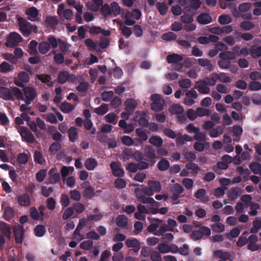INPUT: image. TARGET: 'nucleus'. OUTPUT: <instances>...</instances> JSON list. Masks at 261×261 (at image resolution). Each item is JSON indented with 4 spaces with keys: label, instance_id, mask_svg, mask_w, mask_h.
<instances>
[{
    "label": "nucleus",
    "instance_id": "nucleus-1",
    "mask_svg": "<svg viewBox=\"0 0 261 261\" xmlns=\"http://www.w3.org/2000/svg\"><path fill=\"white\" fill-rule=\"evenodd\" d=\"M21 97V90L16 87L10 88L0 86V98L5 100H14Z\"/></svg>",
    "mask_w": 261,
    "mask_h": 261
},
{
    "label": "nucleus",
    "instance_id": "nucleus-2",
    "mask_svg": "<svg viewBox=\"0 0 261 261\" xmlns=\"http://www.w3.org/2000/svg\"><path fill=\"white\" fill-rule=\"evenodd\" d=\"M100 11L105 17L111 15L117 17L123 11V10L120 7L118 3L112 2L110 5L106 3L105 4L101 7Z\"/></svg>",
    "mask_w": 261,
    "mask_h": 261
},
{
    "label": "nucleus",
    "instance_id": "nucleus-3",
    "mask_svg": "<svg viewBox=\"0 0 261 261\" xmlns=\"http://www.w3.org/2000/svg\"><path fill=\"white\" fill-rule=\"evenodd\" d=\"M38 93L36 89L33 87L25 86L21 90V97L17 98L25 102V104L29 105L37 96Z\"/></svg>",
    "mask_w": 261,
    "mask_h": 261
},
{
    "label": "nucleus",
    "instance_id": "nucleus-4",
    "mask_svg": "<svg viewBox=\"0 0 261 261\" xmlns=\"http://www.w3.org/2000/svg\"><path fill=\"white\" fill-rule=\"evenodd\" d=\"M18 25L22 35L25 37L29 36L32 32L36 33L38 28L36 25H33L23 18L18 19Z\"/></svg>",
    "mask_w": 261,
    "mask_h": 261
},
{
    "label": "nucleus",
    "instance_id": "nucleus-5",
    "mask_svg": "<svg viewBox=\"0 0 261 261\" xmlns=\"http://www.w3.org/2000/svg\"><path fill=\"white\" fill-rule=\"evenodd\" d=\"M17 131L20 134L22 139L29 143H33L35 141V138L32 133L29 129L25 126H18Z\"/></svg>",
    "mask_w": 261,
    "mask_h": 261
},
{
    "label": "nucleus",
    "instance_id": "nucleus-6",
    "mask_svg": "<svg viewBox=\"0 0 261 261\" xmlns=\"http://www.w3.org/2000/svg\"><path fill=\"white\" fill-rule=\"evenodd\" d=\"M22 41V38L18 33L12 32L9 34L5 45L8 47H14Z\"/></svg>",
    "mask_w": 261,
    "mask_h": 261
},
{
    "label": "nucleus",
    "instance_id": "nucleus-7",
    "mask_svg": "<svg viewBox=\"0 0 261 261\" xmlns=\"http://www.w3.org/2000/svg\"><path fill=\"white\" fill-rule=\"evenodd\" d=\"M171 191L172 195L170 198L173 201V204H178L179 201L177 200L180 197V194L184 191L183 187L180 184L176 183L173 185Z\"/></svg>",
    "mask_w": 261,
    "mask_h": 261
},
{
    "label": "nucleus",
    "instance_id": "nucleus-8",
    "mask_svg": "<svg viewBox=\"0 0 261 261\" xmlns=\"http://www.w3.org/2000/svg\"><path fill=\"white\" fill-rule=\"evenodd\" d=\"M13 232L16 243H22L24 236L23 227L19 224L14 225L13 226Z\"/></svg>",
    "mask_w": 261,
    "mask_h": 261
},
{
    "label": "nucleus",
    "instance_id": "nucleus-9",
    "mask_svg": "<svg viewBox=\"0 0 261 261\" xmlns=\"http://www.w3.org/2000/svg\"><path fill=\"white\" fill-rule=\"evenodd\" d=\"M86 225V220L85 218H82L80 220L79 223L73 232V235L75 236L74 239L78 241L84 239L83 236L81 233V231Z\"/></svg>",
    "mask_w": 261,
    "mask_h": 261
},
{
    "label": "nucleus",
    "instance_id": "nucleus-10",
    "mask_svg": "<svg viewBox=\"0 0 261 261\" xmlns=\"http://www.w3.org/2000/svg\"><path fill=\"white\" fill-rule=\"evenodd\" d=\"M201 3L200 0H189V6L185 7L183 9L184 13H191L200 8Z\"/></svg>",
    "mask_w": 261,
    "mask_h": 261
},
{
    "label": "nucleus",
    "instance_id": "nucleus-11",
    "mask_svg": "<svg viewBox=\"0 0 261 261\" xmlns=\"http://www.w3.org/2000/svg\"><path fill=\"white\" fill-rule=\"evenodd\" d=\"M194 88L201 94H208L210 92V88L206 85V83L204 80L196 82Z\"/></svg>",
    "mask_w": 261,
    "mask_h": 261
},
{
    "label": "nucleus",
    "instance_id": "nucleus-12",
    "mask_svg": "<svg viewBox=\"0 0 261 261\" xmlns=\"http://www.w3.org/2000/svg\"><path fill=\"white\" fill-rule=\"evenodd\" d=\"M89 185L90 183L88 181L83 183V187H86L83 195L86 198L91 199L95 195L96 193L94 192V189Z\"/></svg>",
    "mask_w": 261,
    "mask_h": 261
},
{
    "label": "nucleus",
    "instance_id": "nucleus-13",
    "mask_svg": "<svg viewBox=\"0 0 261 261\" xmlns=\"http://www.w3.org/2000/svg\"><path fill=\"white\" fill-rule=\"evenodd\" d=\"M125 245L128 248H134L136 253H138L140 248L141 243L136 238L128 239L125 241Z\"/></svg>",
    "mask_w": 261,
    "mask_h": 261
},
{
    "label": "nucleus",
    "instance_id": "nucleus-14",
    "mask_svg": "<svg viewBox=\"0 0 261 261\" xmlns=\"http://www.w3.org/2000/svg\"><path fill=\"white\" fill-rule=\"evenodd\" d=\"M242 193V190L239 187L232 188L227 192V196L230 200H234Z\"/></svg>",
    "mask_w": 261,
    "mask_h": 261
},
{
    "label": "nucleus",
    "instance_id": "nucleus-15",
    "mask_svg": "<svg viewBox=\"0 0 261 261\" xmlns=\"http://www.w3.org/2000/svg\"><path fill=\"white\" fill-rule=\"evenodd\" d=\"M194 197L199 199L202 202L206 203L210 200L209 197L206 195V190L204 189L198 190L194 194Z\"/></svg>",
    "mask_w": 261,
    "mask_h": 261
},
{
    "label": "nucleus",
    "instance_id": "nucleus-16",
    "mask_svg": "<svg viewBox=\"0 0 261 261\" xmlns=\"http://www.w3.org/2000/svg\"><path fill=\"white\" fill-rule=\"evenodd\" d=\"M214 254L217 258H220L221 260L232 261L231 255L228 252H223L222 250H217L214 252Z\"/></svg>",
    "mask_w": 261,
    "mask_h": 261
},
{
    "label": "nucleus",
    "instance_id": "nucleus-17",
    "mask_svg": "<svg viewBox=\"0 0 261 261\" xmlns=\"http://www.w3.org/2000/svg\"><path fill=\"white\" fill-rule=\"evenodd\" d=\"M212 17L205 13H201L197 17V22L201 24H207L211 22Z\"/></svg>",
    "mask_w": 261,
    "mask_h": 261
},
{
    "label": "nucleus",
    "instance_id": "nucleus-18",
    "mask_svg": "<svg viewBox=\"0 0 261 261\" xmlns=\"http://www.w3.org/2000/svg\"><path fill=\"white\" fill-rule=\"evenodd\" d=\"M0 230L7 238L8 239L11 238V230L9 224L4 222L0 221Z\"/></svg>",
    "mask_w": 261,
    "mask_h": 261
},
{
    "label": "nucleus",
    "instance_id": "nucleus-19",
    "mask_svg": "<svg viewBox=\"0 0 261 261\" xmlns=\"http://www.w3.org/2000/svg\"><path fill=\"white\" fill-rule=\"evenodd\" d=\"M59 23V20L57 16H47L44 21V24L46 27L55 28Z\"/></svg>",
    "mask_w": 261,
    "mask_h": 261
},
{
    "label": "nucleus",
    "instance_id": "nucleus-20",
    "mask_svg": "<svg viewBox=\"0 0 261 261\" xmlns=\"http://www.w3.org/2000/svg\"><path fill=\"white\" fill-rule=\"evenodd\" d=\"M18 203L21 206H27L31 205V200L29 195L24 193L18 197Z\"/></svg>",
    "mask_w": 261,
    "mask_h": 261
},
{
    "label": "nucleus",
    "instance_id": "nucleus-21",
    "mask_svg": "<svg viewBox=\"0 0 261 261\" xmlns=\"http://www.w3.org/2000/svg\"><path fill=\"white\" fill-rule=\"evenodd\" d=\"M25 14L29 16V20L34 21L38 15V11L36 7H31L26 10Z\"/></svg>",
    "mask_w": 261,
    "mask_h": 261
},
{
    "label": "nucleus",
    "instance_id": "nucleus-22",
    "mask_svg": "<svg viewBox=\"0 0 261 261\" xmlns=\"http://www.w3.org/2000/svg\"><path fill=\"white\" fill-rule=\"evenodd\" d=\"M37 77L48 87H52L54 85V82L51 81L50 75L45 74H37Z\"/></svg>",
    "mask_w": 261,
    "mask_h": 261
},
{
    "label": "nucleus",
    "instance_id": "nucleus-23",
    "mask_svg": "<svg viewBox=\"0 0 261 261\" xmlns=\"http://www.w3.org/2000/svg\"><path fill=\"white\" fill-rule=\"evenodd\" d=\"M183 57L177 54H172L167 57V60L168 63H177L183 60Z\"/></svg>",
    "mask_w": 261,
    "mask_h": 261
},
{
    "label": "nucleus",
    "instance_id": "nucleus-24",
    "mask_svg": "<svg viewBox=\"0 0 261 261\" xmlns=\"http://www.w3.org/2000/svg\"><path fill=\"white\" fill-rule=\"evenodd\" d=\"M198 64L203 67H205L207 70L211 71L214 69L213 65L210 60L207 59L200 58L198 59Z\"/></svg>",
    "mask_w": 261,
    "mask_h": 261
},
{
    "label": "nucleus",
    "instance_id": "nucleus-25",
    "mask_svg": "<svg viewBox=\"0 0 261 261\" xmlns=\"http://www.w3.org/2000/svg\"><path fill=\"white\" fill-rule=\"evenodd\" d=\"M144 155L151 160L156 158L155 151L151 146H146L144 149Z\"/></svg>",
    "mask_w": 261,
    "mask_h": 261
},
{
    "label": "nucleus",
    "instance_id": "nucleus-26",
    "mask_svg": "<svg viewBox=\"0 0 261 261\" xmlns=\"http://www.w3.org/2000/svg\"><path fill=\"white\" fill-rule=\"evenodd\" d=\"M219 57L221 59H225L229 61L235 59L236 58V55L232 51L225 50L219 54Z\"/></svg>",
    "mask_w": 261,
    "mask_h": 261
},
{
    "label": "nucleus",
    "instance_id": "nucleus-27",
    "mask_svg": "<svg viewBox=\"0 0 261 261\" xmlns=\"http://www.w3.org/2000/svg\"><path fill=\"white\" fill-rule=\"evenodd\" d=\"M126 106L125 110L127 112L133 111L137 106V103L135 100L128 98L124 102Z\"/></svg>",
    "mask_w": 261,
    "mask_h": 261
},
{
    "label": "nucleus",
    "instance_id": "nucleus-28",
    "mask_svg": "<svg viewBox=\"0 0 261 261\" xmlns=\"http://www.w3.org/2000/svg\"><path fill=\"white\" fill-rule=\"evenodd\" d=\"M85 166L88 170H93L97 166V162L95 159L90 158L86 160Z\"/></svg>",
    "mask_w": 261,
    "mask_h": 261
},
{
    "label": "nucleus",
    "instance_id": "nucleus-29",
    "mask_svg": "<svg viewBox=\"0 0 261 261\" xmlns=\"http://www.w3.org/2000/svg\"><path fill=\"white\" fill-rule=\"evenodd\" d=\"M194 13L193 12L191 13H184V14L180 17L181 22L184 23H191L194 20Z\"/></svg>",
    "mask_w": 261,
    "mask_h": 261
},
{
    "label": "nucleus",
    "instance_id": "nucleus-30",
    "mask_svg": "<svg viewBox=\"0 0 261 261\" xmlns=\"http://www.w3.org/2000/svg\"><path fill=\"white\" fill-rule=\"evenodd\" d=\"M170 167V163L166 159H162L158 163V168L159 170L166 171Z\"/></svg>",
    "mask_w": 261,
    "mask_h": 261
},
{
    "label": "nucleus",
    "instance_id": "nucleus-31",
    "mask_svg": "<svg viewBox=\"0 0 261 261\" xmlns=\"http://www.w3.org/2000/svg\"><path fill=\"white\" fill-rule=\"evenodd\" d=\"M149 142L156 147H161L163 145L162 139L158 136H151L149 139Z\"/></svg>",
    "mask_w": 261,
    "mask_h": 261
},
{
    "label": "nucleus",
    "instance_id": "nucleus-32",
    "mask_svg": "<svg viewBox=\"0 0 261 261\" xmlns=\"http://www.w3.org/2000/svg\"><path fill=\"white\" fill-rule=\"evenodd\" d=\"M35 235L37 237H42L44 236L46 232V228L43 225H37L34 230Z\"/></svg>",
    "mask_w": 261,
    "mask_h": 261
},
{
    "label": "nucleus",
    "instance_id": "nucleus-33",
    "mask_svg": "<svg viewBox=\"0 0 261 261\" xmlns=\"http://www.w3.org/2000/svg\"><path fill=\"white\" fill-rule=\"evenodd\" d=\"M60 109L64 113H69L73 110L74 106L67 102H63L61 104Z\"/></svg>",
    "mask_w": 261,
    "mask_h": 261
},
{
    "label": "nucleus",
    "instance_id": "nucleus-34",
    "mask_svg": "<svg viewBox=\"0 0 261 261\" xmlns=\"http://www.w3.org/2000/svg\"><path fill=\"white\" fill-rule=\"evenodd\" d=\"M149 187L155 192H160L161 190V184L157 180H150L148 182Z\"/></svg>",
    "mask_w": 261,
    "mask_h": 261
},
{
    "label": "nucleus",
    "instance_id": "nucleus-35",
    "mask_svg": "<svg viewBox=\"0 0 261 261\" xmlns=\"http://www.w3.org/2000/svg\"><path fill=\"white\" fill-rule=\"evenodd\" d=\"M50 44L47 41H43L39 43L38 50L41 54H45L50 49Z\"/></svg>",
    "mask_w": 261,
    "mask_h": 261
},
{
    "label": "nucleus",
    "instance_id": "nucleus-36",
    "mask_svg": "<svg viewBox=\"0 0 261 261\" xmlns=\"http://www.w3.org/2000/svg\"><path fill=\"white\" fill-rule=\"evenodd\" d=\"M34 161L38 164L42 165L45 162V160L42 153L38 150H35L34 153Z\"/></svg>",
    "mask_w": 261,
    "mask_h": 261
},
{
    "label": "nucleus",
    "instance_id": "nucleus-37",
    "mask_svg": "<svg viewBox=\"0 0 261 261\" xmlns=\"http://www.w3.org/2000/svg\"><path fill=\"white\" fill-rule=\"evenodd\" d=\"M261 228V219L258 217L256 218L253 222V227L250 229V232L256 233Z\"/></svg>",
    "mask_w": 261,
    "mask_h": 261
},
{
    "label": "nucleus",
    "instance_id": "nucleus-38",
    "mask_svg": "<svg viewBox=\"0 0 261 261\" xmlns=\"http://www.w3.org/2000/svg\"><path fill=\"white\" fill-rule=\"evenodd\" d=\"M69 78V73L67 71H63L59 73L58 76V82L60 84L65 83Z\"/></svg>",
    "mask_w": 261,
    "mask_h": 261
},
{
    "label": "nucleus",
    "instance_id": "nucleus-39",
    "mask_svg": "<svg viewBox=\"0 0 261 261\" xmlns=\"http://www.w3.org/2000/svg\"><path fill=\"white\" fill-rule=\"evenodd\" d=\"M68 132L69 140L72 142H74L77 136L76 128L73 126L70 127Z\"/></svg>",
    "mask_w": 261,
    "mask_h": 261
},
{
    "label": "nucleus",
    "instance_id": "nucleus-40",
    "mask_svg": "<svg viewBox=\"0 0 261 261\" xmlns=\"http://www.w3.org/2000/svg\"><path fill=\"white\" fill-rule=\"evenodd\" d=\"M14 211L12 207L8 206L5 209L4 217L6 220L9 221L14 217Z\"/></svg>",
    "mask_w": 261,
    "mask_h": 261
},
{
    "label": "nucleus",
    "instance_id": "nucleus-41",
    "mask_svg": "<svg viewBox=\"0 0 261 261\" xmlns=\"http://www.w3.org/2000/svg\"><path fill=\"white\" fill-rule=\"evenodd\" d=\"M250 55L253 58L261 57V46H253L250 48Z\"/></svg>",
    "mask_w": 261,
    "mask_h": 261
},
{
    "label": "nucleus",
    "instance_id": "nucleus-42",
    "mask_svg": "<svg viewBox=\"0 0 261 261\" xmlns=\"http://www.w3.org/2000/svg\"><path fill=\"white\" fill-rule=\"evenodd\" d=\"M116 224L120 227H124L127 226V218L124 215H119L116 218Z\"/></svg>",
    "mask_w": 261,
    "mask_h": 261
},
{
    "label": "nucleus",
    "instance_id": "nucleus-43",
    "mask_svg": "<svg viewBox=\"0 0 261 261\" xmlns=\"http://www.w3.org/2000/svg\"><path fill=\"white\" fill-rule=\"evenodd\" d=\"M254 24L249 21H243L240 24V28L244 31H249L254 28Z\"/></svg>",
    "mask_w": 261,
    "mask_h": 261
},
{
    "label": "nucleus",
    "instance_id": "nucleus-44",
    "mask_svg": "<svg viewBox=\"0 0 261 261\" xmlns=\"http://www.w3.org/2000/svg\"><path fill=\"white\" fill-rule=\"evenodd\" d=\"M38 43L36 41L33 40H32L29 44V53L32 55H36L37 53V46Z\"/></svg>",
    "mask_w": 261,
    "mask_h": 261
},
{
    "label": "nucleus",
    "instance_id": "nucleus-45",
    "mask_svg": "<svg viewBox=\"0 0 261 261\" xmlns=\"http://www.w3.org/2000/svg\"><path fill=\"white\" fill-rule=\"evenodd\" d=\"M108 110V106L105 103H102L100 107L95 109L94 112L98 115H103L107 113Z\"/></svg>",
    "mask_w": 261,
    "mask_h": 261
},
{
    "label": "nucleus",
    "instance_id": "nucleus-46",
    "mask_svg": "<svg viewBox=\"0 0 261 261\" xmlns=\"http://www.w3.org/2000/svg\"><path fill=\"white\" fill-rule=\"evenodd\" d=\"M184 108L179 105L176 104L173 105L170 109V112L172 114L179 115L184 113Z\"/></svg>",
    "mask_w": 261,
    "mask_h": 261
},
{
    "label": "nucleus",
    "instance_id": "nucleus-47",
    "mask_svg": "<svg viewBox=\"0 0 261 261\" xmlns=\"http://www.w3.org/2000/svg\"><path fill=\"white\" fill-rule=\"evenodd\" d=\"M156 6L161 15H164L166 13L168 10V7L164 2H158Z\"/></svg>",
    "mask_w": 261,
    "mask_h": 261
},
{
    "label": "nucleus",
    "instance_id": "nucleus-48",
    "mask_svg": "<svg viewBox=\"0 0 261 261\" xmlns=\"http://www.w3.org/2000/svg\"><path fill=\"white\" fill-rule=\"evenodd\" d=\"M236 35L238 37H241L245 41H250L253 38V35L249 33H242L240 32H236Z\"/></svg>",
    "mask_w": 261,
    "mask_h": 261
},
{
    "label": "nucleus",
    "instance_id": "nucleus-49",
    "mask_svg": "<svg viewBox=\"0 0 261 261\" xmlns=\"http://www.w3.org/2000/svg\"><path fill=\"white\" fill-rule=\"evenodd\" d=\"M186 167L187 170H191L194 174H197L200 170L199 167L195 163L191 162L186 164Z\"/></svg>",
    "mask_w": 261,
    "mask_h": 261
},
{
    "label": "nucleus",
    "instance_id": "nucleus-50",
    "mask_svg": "<svg viewBox=\"0 0 261 261\" xmlns=\"http://www.w3.org/2000/svg\"><path fill=\"white\" fill-rule=\"evenodd\" d=\"M249 168L254 174H257L261 170V164L258 162H253L250 164Z\"/></svg>",
    "mask_w": 261,
    "mask_h": 261
},
{
    "label": "nucleus",
    "instance_id": "nucleus-51",
    "mask_svg": "<svg viewBox=\"0 0 261 261\" xmlns=\"http://www.w3.org/2000/svg\"><path fill=\"white\" fill-rule=\"evenodd\" d=\"M211 227L213 231L218 233L222 232L225 230L224 225L220 222L212 224Z\"/></svg>",
    "mask_w": 261,
    "mask_h": 261
},
{
    "label": "nucleus",
    "instance_id": "nucleus-52",
    "mask_svg": "<svg viewBox=\"0 0 261 261\" xmlns=\"http://www.w3.org/2000/svg\"><path fill=\"white\" fill-rule=\"evenodd\" d=\"M173 228H170L167 224H164L162 225L159 229L154 233L155 235L160 236L165 233L167 231H172Z\"/></svg>",
    "mask_w": 261,
    "mask_h": 261
},
{
    "label": "nucleus",
    "instance_id": "nucleus-53",
    "mask_svg": "<svg viewBox=\"0 0 261 261\" xmlns=\"http://www.w3.org/2000/svg\"><path fill=\"white\" fill-rule=\"evenodd\" d=\"M30 214L31 218L34 220H41L37 208L34 207H31L30 209Z\"/></svg>",
    "mask_w": 261,
    "mask_h": 261
},
{
    "label": "nucleus",
    "instance_id": "nucleus-54",
    "mask_svg": "<svg viewBox=\"0 0 261 261\" xmlns=\"http://www.w3.org/2000/svg\"><path fill=\"white\" fill-rule=\"evenodd\" d=\"M88 89V83L86 82H82L76 87V90L79 92H82L85 95Z\"/></svg>",
    "mask_w": 261,
    "mask_h": 261
},
{
    "label": "nucleus",
    "instance_id": "nucleus-55",
    "mask_svg": "<svg viewBox=\"0 0 261 261\" xmlns=\"http://www.w3.org/2000/svg\"><path fill=\"white\" fill-rule=\"evenodd\" d=\"M151 109L155 112H159L164 109L163 103L160 102H152L150 105Z\"/></svg>",
    "mask_w": 261,
    "mask_h": 261
},
{
    "label": "nucleus",
    "instance_id": "nucleus-56",
    "mask_svg": "<svg viewBox=\"0 0 261 261\" xmlns=\"http://www.w3.org/2000/svg\"><path fill=\"white\" fill-rule=\"evenodd\" d=\"M218 21L221 24H227L231 22V18L228 15H222L219 17Z\"/></svg>",
    "mask_w": 261,
    "mask_h": 261
},
{
    "label": "nucleus",
    "instance_id": "nucleus-57",
    "mask_svg": "<svg viewBox=\"0 0 261 261\" xmlns=\"http://www.w3.org/2000/svg\"><path fill=\"white\" fill-rule=\"evenodd\" d=\"M114 92L112 91H104L101 93V98L104 101H109L113 97Z\"/></svg>",
    "mask_w": 261,
    "mask_h": 261
},
{
    "label": "nucleus",
    "instance_id": "nucleus-58",
    "mask_svg": "<svg viewBox=\"0 0 261 261\" xmlns=\"http://www.w3.org/2000/svg\"><path fill=\"white\" fill-rule=\"evenodd\" d=\"M248 88L252 91H258L261 89V83L256 81L251 82L249 84Z\"/></svg>",
    "mask_w": 261,
    "mask_h": 261
},
{
    "label": "nucleus",
    "instance_id": "nucleus-59",
    "mask_svg": "<svg viewBox=\"0 0 261 261\" xmlns=\"http://www.w3.org/2000/svg\"><path fill=\"white\" fill-rule=\"evenodd\" d=\"M136 133L142 141H145L147 140L148 137L145 132L142 128H137Z\"/></svg>",
    "mask_w": 261,
    "mask_h": 261
},
{
    "label": "nucleus",
    "instance_id": "nucleus-60",
    "mask_svg": "<svg viewBox=\"0 0 261 261\" xmlns=\"http://www.w3.org/2000/svg\"><path fill=\"white\" fill-rule=\"evenodd\" d=\"M93 242L92 240L85 241L81 243L80 247L84 250H89L93 246Z\"/></svg>",
    "mask_w": 261,
    "mask_h": 261
},
{
    "label": "nucleus",
    "instance_id": "nucleus-61",
    "mask_svg": "<svg viewBox=\"0 0 261 261\" xmlns=\"http://www.w3.org/2000/svg\"><path fill=\"white\" fill-rule=\"evenodd\" d=\"M150 258L152 261H162L160 252L153 250L149 253Z\"/></svg>",
    "mask_w": 261,
    "mask_h": 261
},
{
    "label": "nucleus",
    "instance_id": "nucleus-62",
    "mask_svg": "<svg viewBox=\"0 0 261 261\" xmlns=\"http://www.w3.org/2000/svg\"><path fill=\"white\" fill-rule=\"evenodd\" d=\"M18 79L24 83H28L30 81L29 74L25 71H20L18 74Z\"/></svg>",
    "mask_w": 261,
    "mask_h": 261
},
{
    "label": "nucleus",
    "instance_id": "nucleus-63",
    "mask_svg": "<svg viewBox=\"0 0 261 261\" xmlns=\"http://www.w3.org/2000/svg\"><path fill=\"white\" fill-rule=\"evenodd\" d=\"M252 7L250 3H243L240 4L238 7V10L242 13L247 12Z\"/></svg>",
    "mask_w": 261,
    "mask_h": 261
},
{
    "label": "nucleus",
    "instance_id": "nucleus-64",
    "mask_svg": "<svg viewBox=\"0 0 261 261\" xmlns=\"http://www.w3.org/2000/svg\"><path fill=\"white\" fill-rule=\"evenodd\" d=\"M115 186L117 189H123L126 187L125 180L121 178H118L115 180Z\"/></svg>",
    "mask_w": 261,
    "mask_h": 261
}]
</instances>
